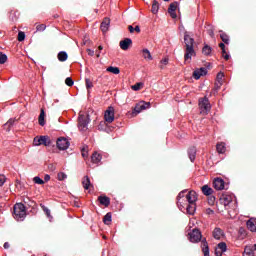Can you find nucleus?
<instances>
[{"label": "nucleus", "mask_w": 256, "mask_h": 256, "mask_svg": "<svg viewBox=\"0 0 256 256\" xmlns=\"http://www.w3.org/2000/svg\"><path fill=\"white\" fill-rule=\"evenodd\" d=\"M187 190H183L178 194L177 197V206L178 209L182 211V213H187V215H195V211H197V192L189 191L187 194Z\"/></svg>", "instance_id": "obj_1"}, {"label": "nucleus", "mask_w": 256, "mask_h": 256, "mask_svg": "<svg viewBox=\"0 0 256 256\" xmlns=\"http://www.w3.org/2000/svg\"><path fill=\"white\" fill-rule=\"evenodd\" d=\"M184 43H185V54H184V60L185 61H191L192 57H195V39L193 36H191V33L185 32L184 33Z\"/></svg>", "instance_id": "obj_2"}, {"label": "nucleus", "mask_w": 256, "mask_h": 256, "mask_svg": "<svg viewBox=\"0 0 256 256\" xmlns=\"http://www.w3.org/2000/svg\"><path fill=\"white\" fill-rule=\"evenodd\" d=\"M27 215L25 205L23 203H17L14 205V219L16 221H23Z\"/></svg>", "instance_id": "obj_3"}, {"label": "nucleus", "mask_w": 256, "mask_h": 256, "mask_svg": "<svg viewBox=\"0 0 256 256\" xmlns=\"http://www.w3.org/2000/svg\"><path fill=\"white\" fill-rule=\"evenodd\" d=\"M89 123H91V118L89 115L80 114L78 117V129L79 131L85 132L89 129Z\"/></svg>", "instance_id": "obj_4"}, {"label": "nucleus", "mask_w": 256, "mask_h": 256, "mask_svg": "<svg viewBox=\"0 0 256 256\" xmlns=\"http://www.w3.org/2000/svg\"><path fill=\"white\" fill-rule=\"evenodd\" d=\"M198 105L202 115H207L209 111H211V103L209 102V98H207V96L200 98Z\"/></svg>", "instance_id": "obj_5"}, {"label": "nucleus", "mask_w": 256, "mask_h": 256, "mask_svg": "<svg viewBox=\"0 0 256 256\" xmlns=\"http://www.w3.org/2000/svg\"><path fill=\"white\" fill-rule=\"evenodd\" d=\"M33 143L36 147H39V145H45V147H49V145H51V139L49 136L35 137Z\"/></svg>", "instance_id": "obj_6"}, {"label": "nucleus", "mask_w": 256, "mask_h": 256, "mask_svg": "<svg viewBox=\"0 0 256 256\" xmlns=\"http://www.w3.org/2000/svg\"><path fill=\"white\" fill-rule=\"evenodd\" d=\"M104 120L106 123H112L115 121V108H113V106L108 107L105 111Z\"/></svg>", "instance_id": "obj_7"}, {"label": "nucleus", "mask_w": 256, "mask_h": 256, "mask_svg": "<svg viewBox=\"0 0 256 256\" xmlns=\"http://www.w3.org/2000/svg\"><path fill=\"white\" fill-rule=\"evenodd\" d=\"M189 241H191V243H199V241H201V238L203 237L201 235V231H199V229H193L189 234Z\"/></svg>", "instance_id": "obj_8"}, {"label": "nucleus", "mask_w": 256, "mask_h": 256, "mask_svg": "<svg viewBox=\"0 0 256 256\" xmlns=\"http://www.w3.org/2000/svg\"><path fill=\"white\" fill-rule=\"evenodd\" d=\"M56 145L60 151H66V149H69V140L67 138H58Z\"/></svg>", "instance_id": "obj_9"}, {"label": "nucleus", "mask_w": 256, "mask_h": 256, "mask_svg": "<svg viewBox=\"0 0 256 256\" xmlns=\"http://www.w3.org/2000/svg\"><path fill=\"white\" fill-rule=\"evenodd\" d=\"M213 187L216 191H223L225 189V181L221 178H216L213 181Z\"/></svg>", "instance_id": "obj_10"}, {"label": "nucleus", "mask_w": 256, "mask_h": 256, "mask_svg": "<svg viewBox=\"0 0 256 256\" xmlns=\"http://www.w3.org/2000/svg\"><path fill=\"white\" fill-rule=\"evenodd\" d=\"M177 7H179V3L173 2L170 4V6L168 8V13L172 17V19H177V13H176Z\"/></svg>", "instance_id": "obj_11"}, {"label": "nucleus", "mask_w": 256, "mask_h": 256, "mask_svg": "<svg viewBox=\"0 0 256 256\" xmlns=\"http://www.w3.org/2000/svg\"><path fill=\"white\" fill-rule=\"evenodd\" d=\"M204 75H207V68H205V67H202L200 69H196L193 72V77L196 80L201 79V77H204Z\"/></svg>", "instance_id": "obj_12"}, {"label": "nucleus", "mask_w": 256, "mask_h": 256, "mask_svg": "<svg viewBox=\"0 0 256 256\" xmlns=\"http://www.w3.org/2000/svg\"><path fill=\"white\" fill-rule=\"evenodd\" d=\"M131 45H133V40H131V38H125L124 40L120 41V48L122 51H127Z\"/></svg>", "instance_id": "obj_13"}, {"label": "nucleus", "mask_w": 256, "mask_h": 256, "mask_svg": "<svg viewBox=\"0 0 256 256\" xmlns=\"http://www.w3.org/2000/svg\"><path fill=\"white\" fill-rule=\"evenodd\" d=\"M110 25H111V19L104 18V20L102 21V23L100 25V29H101L102 33H107L109 31Z\"/></svg>", "instance_id": "obj_14"}, {"label": "nucleus", "mask_w": 256, "mask_h": 256, "mask_svg": "<svg viewBox=\"0 0 256 256\" xmlns=\"http://www.w3.org/2000/svg\"><path fill=\"white\" fill-rule=\"evenodd\" d=\"M247 229L251 231L252 233H256V218H250L246 222Z\"/></svg>", "instance_id": "obj_15"}, {"label": "nucleus", "mask_w": 256, "mask_h": 256, "mask_svg": "<svg viewBox=\"0 0 256 256\" xmlns=\"http://www.w3.org/2000/svg\"><path fill=\"white\" fill-rule=\"evenodd\" d=\"M213 237L217 240L223 239V237H225V232L223 229L216 227L213 231Z\"/></svg>", "instance_id": "obj_16"}, {"label": "nucleus", "mask_w": 256, "mask_h": 256, "mask_svg": "<svg viewBox=\"0 0 256 256\" xmlns=\"http://www.w3.org/2000/svg\"><path fill=\"white\" fill-rule=\"evenodd\" d=\"M98 201L100 205H103L104 207H109V205H111V199L107 196H99Z\"/></svg>", "instance_id": "obj_17"}, {"label": "nucleus", "mask_w": 256, "mask_h": 256, "mask_svg": "<svg viewBox=\"0 0 256 256\" xmlns=\"http://www.w3.org/2000/svg\"><path fill=\"white\" fill-rule=\"evenodd\" d=\"M216 151L217 153H219L220 155L225 154V152L227 151V146L225 144V142H219L216 145Z\"/></svg>", "instance_id": "obj_18"}, {"label": "nucleus", "mask_w": 256, "mask_h": 256, "mask_svg": "<svg viewBox=\"0 0 256 256\" xmlns=\"http://www.w3.org/2000/svg\"><path fill=\"white\" fill-rule=\"evenodd\" d=\"M196 156H197V149L195 147L190 148L188 150V157L192 163L193 161H195Z\"/></svg>", "instance_id": "obj_19"}, {"label": "nucleus", "mask_w": 256, "mask_h": 256, "mask_svg": "<svg viewBox=\"0 0 256 256\" xmlns=\"http://www.w3.org/2000/svg\"><path fill=\"white\" fill-rule=\"evenodd\" d=\"M142 57H144L146 61H153V56L151 55V52L147 48L142 50Z\"/></svg>", "instance_id": "obj_20"}, {"label": "nucleus", "mask_w": 256, "mask_h": 256, "mask_svg": "<svg viewBox=\"0 0 256 256\" xmlns=\"http://www.w3.org/2000/svg\"><path fill=\"white\" fill-rule=\"evenodd\" d=\"M202 193L209 197V195H213V188L209 187V185L202 186Z\"/></svg>", "instance_id": "obj_21"}, {"label": "nucleus", "mask_w": 256, "mask_h": 256, "mask_svg": "<svg viewBox=\"0 0 256 256\" xmlns=\"http://www.w3.org/2000/svg\"><path fill=\"white\" fill-rule=\"evenodd\" d=\"M91 159H92V163L97 164V163H101L102 157H101V154H99V153H97V152H94V153L92 154Z\"/></svg>", "instance_id": "obj_22"}, {"label": "nucleus", "mask_w": 256, "mask_h": 256, "mask_svg": "<svg viewBox=\"0 0 256 256\" xmlns=\"http://www.w3.org/2000/svg\"><path fill=\"white\" fill-rule=\"evenodd\" d=\"M82 185L85 190L89 189L91 187V180L89 179V176H84L82 180Z\"/></svg>", "instance_id": "obj_23"}, {"label": "nucleus", "mask_w": 256, "mask_h": 256, "mask_svg": "<svg viewBox=\"0 0 256 256\" xmlns=\"http://www.w3.org/2000/svg\"><path fill=\"white\" fill-rule=\"evenodd\" d=\"M38 123L41 125V127H44L45 125V110L41 109L39 118H38Z\"/></svg>", "instance_id": "obj_24"}, {"label": "nucleus", "mask_w": 256, "mask_h": 256, "mask_svg": "<svg viewBox=\"0 0 256 256\" xmlns=\"http://www.w3.org/2000/svg\"><path fill=\"white\" fill-rule=\"evenodd\" d=\"M202 252L204 253V256H210L209 255V244L207 241H202Z\"/></svg>", "instance_id": "obj_25"}, {"label": "nucleus", "mask_w": 256, "mask_h": 256, "mask_svg": "<svg viewBox=\"0 0 256 256\" xmlns=\"http://www.w3.org/2000/svg\"><path fill=\"white\" fill-rule=\"evenodd\" d=\"M69 55H67V52L61 51L58 53V61L65 62L67 61Z\"/></svg>", "instance_id": "obj_26"}, {"label": "nucleus", "mask_w": 256, "mask_h": 256, "mask_svg": "<svg viewBox=\"0 0 256 256\" xmlns=\"http://www.w3.org/2000/svg\"><path fill=\"white\" fill-rule=\"evenodd\" d=\"M151 11L154 15H157V13H159V2L157 0H154L152 2V10Z\"/></svg>", "instance_id": "obj_27"}, {"label": "nucleus", "mask_w": 256, "mask_h": 256, "mask_svg": "<svg viewBox=\"0 0 256 256\" xmlns=\"http://www.w3.org/2000/svg\"><path fill=\"white\" fill-rule=\"evenodd\" d=\"M106 71H108V73H113V75H119V73H121V70H119V67H113V66H109Z\"/></svg>", "instance_id": "obj_28"}, {"label": "nucleus", "mask_w": 256, "mask_h": 256, "mask_svg": "<svg viewBox=\"0 0 256 256\" xmlns=\"http://www.w3.org/2000/svg\"><path fill=\"white\" fill-rule=\"evenodd\" d=\"M212 51H213V48H211V46L207 44L202 48L203 55H211Z\"/></svg>", "instance_id": "obj_29"}, {"label": "nucleus", "mask_w": 256, "mask_h": 256, "mask_svg": "<svg viewBox=\"0 0 256 256\" xmlns=\"http://www.w3.org/2000/svg\"><path fill=\"white\" fill-rule=\"evenodd\" d=\"M104 224L105 225H111V221H112V215L111 212H108L105 216H104Z\"/></svg>", "instance_id": "obj_30"}, {"label": "nucleus", "mask_w": 256, "mask_h": 256, "mask_svg": "<svg viewBox=\"0 0 256 256\" xmlns=\"http://www.w3.org/2000/svg\"><path fill=\"white\" fill-rule=\"evenodd\" d=\"M220 39H222L223 43L226 45H229V35H227L225 32L221 31L220 32Z\"/></svg>", "instance_id": "obj_31"}, {"label": "nucleus", "mask_w": 256, "mask_h": 256, "mask_svg": "<svg viewBox=\"0 0 256 256\" xmlns=\"http://www.w3.org/2000/svg\"><path fill=\"white\" fill-rule=\"evenodd\" d=\"M216 248L220 250L222 253H225V251H227V243L220 242Z\"/></svg>", "instance_id": "obj_32"}, {"label": "nucleus", "mask_w": 256, "mask_h": 256, "mask_svg": "<svg viewBox=\"0 0 256 256\" xmlns=\"http://www.w3.org/2000/svg\"><path fill=\"white\" fill-rule=\"evenodd\" d=\"M33 181L36 183V185H45V181L39 176L34 177Z\"/></svg>", "instance_id": "obj_33"}, {"label": "nucleus", "mask_w": 256, "mask_h": 256, "mask_svg": "<svg viewBox=\"0 0 256 256\" xmlns=\"http://www.w3.org/2000/svg\"><path fill=\"white\" fill-rule=\"evenodd\" d=\"M7 63V55L0 52V65H5Z\"/></svg>", "instance_id": "obj_34"}, {"label": "nucleus", "mask_w": 256, "mask_h": 256, "mask_svg": "<svg viewBox=\"0 0 256 256\" xmlns=\"http://www.w3.org/2000/svg\"><path fill=\"white\" fill-rule=\"evenodd\" d=\"M169 58H164L160 61V69H165V65H168Z\"/></svg>", "instance_id": "obj_35"}, {"label": "nucleus", "mask_w": 256, "mask_h": 256, "mask_svg": "<svg viewBox=\"0 0 256 256\" xmlns=\"http://www.w3.org/2000/svg\"><path fill=\"white\" fill-rule=\"evenodd\" d=\"M65 83L68 87H73V85H75V82L73 81V79L71 77H67L65 80Z\"/></svg>", "instance_id": "obj_36"}, {"label": "nucleus", "mask_w": 256, "mask_h": 256, "mask_svg": "<svg viewBox=\"0 0 256 256\" xmlns=\"http://www.w3.org/2000/svg\"><path fill=\"white\" fill-rule=\"evenodd\" d=\"M225 77V74L223 72H219L216 76V79L218 83H223V78Z\"/></svg>", "instance_id": "obj_37"}, {"label": "nucleus", "mask_w": 256, "mask_h": 256, "mask_svg": "<svg viewBox=\"0 0 256 256\" xmlns=\"http://www.w3.org/2000/svg\"><path fill=\"white\" fill-rule=\"evenodd\" d=\"M140 106H141V109H143L145 111V109H149L151 107V103L150 102H141Z\"/></svg>", "instance_id": "obj_38"}, {"label": "nucleus", "mask_w": 256, "mask_h": 256, "mask_svg": "<svg viewBox=\"0 0 256 256\" xmlns=\"http://www.w3.org/2000/svg\"><path fill=\"white\" fill-rule=\"evenodd\" d=\"M65 179H67V174H65L64 172H59L58 181H65Z\"/></svg>", "instance_id": "obj_39"}, {"label": "nucleus", "mask_w": 256, "mask_h": 256, "mask_svg": "<svg viewBox=\"0 0 256 256\" xmlns=\"http://www.w3.org/2000/svg\"><path fill=\"white\" fill-rule=\"evenodd\" d=\"M85 83H86V89H93V82L89 78L85 79Z\"/></svg>", "instance_id": "obj_40"}, {"label": "nucleus", "mask_w": 256, "mask_h": 256, "mask_svg": "<svg viewBox=\"0 0 256 256\" xmlns=\"http://www.w3.org/2000/svg\"><path fill=\"white\" fill-rule=\"evenodd\" d=\"M107 126V122L102 121L100 122V124L98 125V130L99 131H105V127Z\"/></svg>", "instance_id": "obj_41"}, {"label": "nucleus", "mask_w": 256, "mask_h": 256, "mask_svg": "<svg viewBox=\"0 0 256 256\" xmlns=\"http://www.w3.org/2000/svg\"><path fill=\"white\" fill-rule=\"evenodd\" d=\"M15 125V119H10L6 122L4 127H13Z\"/></svg>", "instance_id": "obj_42"}, {"label": "nucleus", "mask_w": 256, "mask_h": 256, "mask_svg": "<svg viewBox=\"0 0 256 256\" xmlns=\"http://www.w3.org/2000/svg\"><path fill=\"white\" fill-rule=\"evenodd\" d=\"M18 41H25V32H23V31H20L19 33H18Z\"/></svg>", "instance_id": "obj_43"}, {"label": "nucleus", "mask_w": 256, "mask_h": 256, "mask_svg": "<svg viewBox=\"0 0 256 256\" xmlns=\"http://www.w3.org/2000/svg\"><path fill=\"white\" fill-rule=\"evenodd\" d=\"M141 85H143L142 83H136L135 85H132L131 89L133 91H139L141 89Z\"/></svg>", "instance_id": "obj_44"}, {"label": "nucleus", "mask_w": 256, "mask_h": 256, "mask_svg": "<svg viewBox=\"0 0 256 256\" xmlns=\"http://www.w3.org/2000/svg\"><path fill=\"white\" fill-rule=\"evenodd\" d=\"M221 85H223V83H219V82L215 83L213 93H217L219 89H221Z\"/></svg>", "instance_id": "obj_45"}, {"label": "nucleus", "mask_w": 256, "mask_h": 256, "mask_svg": "<svg viewBox=\"0 0 256 256\" xmlns=\"http://www.w3.org/2000/svg\"><path fill=\"white\" fill-rule=\"evenodd\" d=\"M47 29V26L45 24H39L36 26L37 31H45Z\"/></svg>", "instance_id": "obj_46"}, {"label": "nucleus", "mask_w": 256, "mask_h": 256, "mask_svg": "<svg viewBox=\"0 0 256 256\" xmlns=\"http://www.w3.org/2000/svg\"><path fill=\"white\" fill-rule=\"evenodd\" d=\"M5 181H7L5 175L0 174V187H3V185H5Z\"/></svg>", "instance_id": "obj_47"}, {"label": "nucleus", "mask_w": 256, "mask_h": 256, "mask_svg": "<svg viewBox=\"0 0 256 256\" xmlns=\"http://www.w3.org/2000/svg\"><path fill=\"white\" fill-rule=\"evenodd\" d=\"M141 111H144L143 108H141V104H137L134 108V113H141Z\"/></svg>", "instance_id": "obj_48"}, {"label": "nucleus", "mask_w": 256, "mask_h": 256, "mask_svg": "<svg viewBox=\"0 0 256 256\" xmlns=\"http://www.w3.org/2000/svg\"><path fill=\"white\" fill-rule=\"evenodd\" d=\"M251 255H253V251L249 250V248L246 247V248L244 249V254H243V256H251Z\"/></svg>", "instance_id": "obj_49"}, {"label": "nucleus", "mask_w": 256, "mask_h": 256, "mask_svg": "<svg viewBox=\"0 0 256 256\" xmlns=\"http://www.w3.org/2000/svg\"><path fill=\"white\" fill-rule=\"evenodd\" d=\"M43 211L46 213L47 217H51V210H49L47 207H43Z\"/></svg>", "instance_id": "obj_50"}, {"label": "nucleus", "mask_w": 256, "mask_h": 256, "mask_svg": "<svg viewBox=\"0 0 256 256\" xmlns=\"http://www.w3.org/2000/svg\"><path fill=\"white\" fill-rule=\"evenodd\" d=\"M223 253H224V252H221V250H219V248H216V249H215V255H216V256H223Z\"/></svg>", "instance_id": "obj_51"}, {"label": "nucleus", "mask_w": 256, "mask_h": 256, "mask_svg": "<svg viewBox=\"0 0 256 256\" xmlns=\"http://www.w3.org/2000/svg\"><path fill=\"white\" fill-rule=\"evenodd\" d=\"M214 213H215V211H213V209H211V208L206 209L207 215H213Z\"/></svg>", "instance_id": "obj_52"}, {"label": "nucleus", "mask_w": 256, "mask_h": 256, "mask_svg": "<svg viewBox=\"0 0 256 256\" xmlns=\"http://www.w3.org/2000/svg\"><path fill=\"white\" fill-rule=\"evenodd\" d=\"M87 53L90 57H93V55H95V51L91 50V49H87Z\"/></svg>", "instance_id": "obj_53"}, {"label": "nucleus", "mask_w": 256, "mask_h": 256, "mask_svg": "<svg viewBox=\"0 0 256 256\" xmlns=\"http://www.w3.org/2000/svg\"><path fill=\"white\" fill-rule=\"evenodd\" d=\"M50 180H51V176H50L49 174H46V175L44 176V182L47 183V181H50Z\"/></svg>", "instance_id": "obj_54"}, {"label": "nucleus", "mask_w": 256, "mask_h": 256, "mask_svg": "<svg viewBox=\"0 0 256 256\" xmlns=\"http://www.w3.org/2000/svg\"><path fill=\"white\" fill-rule=\"evenodd\" d=\"M223 58H224L226 61H229V59H231V55H229V54H223Z\"/></svg>", "instance_id": "obj_55"}, {"label": "nucleus", "mask_w": 256, "mask_h": 256, "mask_svg": "<svg viewBox=\"0 0 256 256\" xmlns=\"http://www.w3.org/2000/svg\"><path fill=\"white\" fill-rule=\"evenodd\" d=\"M128 30L130 33H135V28H133L131 25L128 26Z\"/></svg>", "instance_id": "obj_56"}, {"label": "nucleus", "mask_w": 256, "mask_h": 256, "mask_svg": "<svg viewBox=\"0 0 256 256\" xmlns=\"http://www.w3.org/2000/svg\"><path fill=\"white\" fill-rule=\"evenodd\" d=\"M9 247H11V245L9 244V242H5V243H4V249H9Z\"/></svg>", "instance_id": "obj_57"}, {"label": "nucleus", "mask_w": 256, "mask_h": 256, "mask_svg": "<svg viewBox=\"0 0 256 256\" xmlns=\"http://www.w3.org/2000/svg\"><path fill=\"white\" fill-rule=\"evenodd\" d=\"M208 35H210V37H213V35H215L213 29L208 30Z\"/></svg>", "instance_id": "obj_58"}, {"label": "nucleus", "mask_w": 256, "mask_h": 256, "mask_svg": "<svg viewBox=\"0 0 256 256\" xmlns=\"http://www.w3.org/2000/svg\"><path fill=\"white\" fill-rule=\"evenodd\" d=\"M134 31H136V33H141V28L139 26H136L134 28Z\"/></svg>", "instance_id": "obj_59"}, {"label": "nucleus", "mask_w": 256, "mask_h": 256, "mask_svg": "<svg viewBox=\"0 0 256 256\" xmlns=\"http://www.w3.org/2000/svg\"><path fill=\"white\" fill-rule=\"evenodd\" d=\"M219 47H220V49H225V43H220Z\"/></svg>", "instance_id": "obj_60"}, {"label": "nucleus", "mask_w": 256, "mask_h": 256, "mask_svg": "<svg viewBox=\"0 0 256 256\" xmlns=\"http://www.w3.org/2000/svg\"><path fill=\"white\" fill-rule=\"evenodd\" d=\"M210 201H211L212 203H214V202H215V197H214V196L210 197Z\"/></svg>", "instance_id": "obj_61"}, {"label": "nucleus", "mask_w": 256, "mask_h": 256, "mask_svg": "<svg viewBox=\"0 0 256 256\" xmlns=\"http://www.w3.org/2000/svg\"><path fill=\"white\" fill-rule=\"evenodd\" d=\"M222 49V55H225V53H227V51L225 50V48H221Z\"/></svg>", "instance_id": "obj_62"}, {"label": "nucleus", "mask_w": 256, "mask_h": 256, "mask_svg": "<svg viewBox=\"0 0 256 256\" xmlns=\"http://www.w3.org/2000/svg\"><path fill=\"white\" fill-rule=\"evenodd\" d=\"M226 203H231V200H229V198H224Z\"/></svg>", "instance_id": "obj_63"}, {"label": "nucleus", "mask_w": 256, "mask_h": 256, "mask_svg": "<svg viewBox=\"0 0 256 256\" xmlns=\"http://www.w3.org/2000/svg\"><path fill=\"white\" fill-rule=\"evenodd\" d=\"M98 49L100 52L103 51V46H99Z\"/></svg>", "instance_id": "obj_64"}]
</instances>
